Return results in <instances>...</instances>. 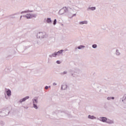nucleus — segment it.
I'll list each match as a JSON object with an SVG mask.
<instances>
[{
	"instance_id": "obj_22",
	"label": "nucleus",
	"mask_w": 126,
	"mask_h": 126,
	"mask_svg": "<svg viewBox=\"0 0 126 126\" xmlns=\"http://www.w3.org/2000/svg\"><path fill=\"white\" fill-rule=\"evenodd\" d=\"M116 56H120L121 55V52H120V50L119 49H117L116 50Z\"/></svg>"
},
{
	"instance_id": "obj_24",
	"label": "nucleus",
	"mask_w": 126,
	"mask_h": 126,
	"mask_svg": "<svg viewBox=\"0 0 126 126\" xmlns=\"http://www.w3.org/2000/svg\"><path fill=\"white\" fill-rule=\"evenodd\" d=\"M111 99L114 100L115 99V97H114V96H112V97L108 96V97H107V100H111Z\"/></svg>"
},
{
	"instance_id": "obj_37",
	"label": "nucleus",
	"mask_w": 126,
	"mask_h": 126,
	"mask_svg": "<svg viewBox=\"0 0 126 126\" xmlns=\"http://www.w3.org/2000/svg\"><path fill=\"white\" fill-rule=\"evenodd\" d=\"M5 98L6 99H7V97H6V94H5Z\"/></svg>"
},
{
	"instance_id": "obj_40",
	"label": "nucleus",
	"mask_w": 126,
	"mask_h": 126,
	"mask_svg": "<svg viewBox=\"0 0 126 126\" xmlns=\"http://www.w3.org/2000/svg\"><path fill=\"white\" fill-rule=\"evenodd\" d=\"M48 88H51V86H48Z\"/></svg>"
},
{
	"instance_id": "obj_26",
	"label": "nucleus",
	"mask_w": 126,
	"mask_h": 126,
	"mask_svg": "<svg viewBox=\"0 0 126 126\" xmlns=\"http://www.w3.org/2000/svg\"><path fill=\"white\" fill-rule=\"evenodd\" d=\"M92 48H93V49H96L97 48V44H93Z\"/></svg>"
},
{
	"instance_id": "obj_18",
	"label": "nucleus",
	"mask_w": 126,
	"mask_h": 126,
	"mask_svg": "<svg viewBox=\"0 0 126 126\" xmlns=\"http://www.w3.org/2000/svg\"><path fill=\"white\" fill-rule=\"evenodd\" d=\"M46 22L48 24H51V23H52V20L51 19V18H47L46 19Z\"/></svg>"
},
{
	"instance_id": "obj_34",
	"label": "nucleus",
	"mask_w": 126,
	"mask_h": 126,
	"mask_svg": "<svg viewBox=\"0 0 126 126\" xmlns=\"http://www.w3.org/2000/svg\"><path fill=\"white\" fill-rule=\"evenodd\" d=\"M53 85L54 86H56V85H57V84L56 83H53Z\"/></svg>"
},
{
	"instance_id": "obj_9",
	"label": "nucleus",
	"mask_w": 126,
	"mask_h": 126,
	"mask_svg": "<svg viewBox=\"0 0 126 126\" xmlns=\"http://www.w3.org/2000/svg\"><path fill=\"white\" fill-rule=\"evenodd\" d=\"M29 98H30L29 96H27L25 97H24L23 98L19 100V102L22 103L23 102H25V101H26V100H28V99H29Z\"/></svg>"
},
{
	"instance_id": "obj_27",
	"label": "nucleus",
	"mask_w": 126,
	"mask_h": 126,
	"mask_svg": "<svg viewBox=\"0 0 126 126\" xmlns=\"http://www.w3.org/2000/svg\"><path fill=\"white\" fill-rule=\"evenodd\" d=\"M57 24V19H55L53 21V25H56Z\"/></svg>"
},
{
	"instance_id": "obj_17",
	"label": "nucleus",
	"mask_w": 126,
	"mask_h": 126,
	"mask_svg": "<svg viewBox=\"0 0 126 126\" xmlns=\"http://www.w3.org/2000/svg\"><path fill=\"white\" fill-rule=\"evenodd\" d=\"M64 51L63 50H61L57 52H56V54H57V56H61L62 54H63V52Z\"/></svg>"
},
{
	"instance_id": "obj_13",
	"label": "nucleus",
	"mask_w": 126,
	"mask_h": 126,
	"mask_svg": "<svg viewBox=\"0 0 126 126\" xmlns=\"http://www.w3.org/2000/svg\"><path fill=\"white\" fill-rule=\"evenodd\" d=\"M96 10V7H89L87 9L88 11H89L90 10L94 11V10Z\"/></svg>"
},
{
	"instance_id": "obj_14",
	"label": "nucleus",
	"mask_w": 126,
	"mask_h": 126,
	"mask_svg": "<svg viewBox=\"0 0 126 126\" xmlns=\"http://www.w3.org/2000/svg\"><path fill=\"white\" fill-rule=\"evenodd\" d=\"M84 48H85V46H84V45H80L78 47H76L75 48V51H76V50H77V49H78V50H81V49H83Z\"/></svg>"
},
{
	"instance_id": "obj_2",
	"label": "nucleus",
	"mask_w": 126,
	"mask_h": 126,
	"mask_svg": "<svg viewBox=\"0 0 126 126\" xmlns=\"http://www.w3.org/2000/svg\"><path fill=\"white\" fill-rule=\"evenodd\" d=\"M48 34L45 32H39L37 34V38L38 39H43L44 38H47Z\"/></svg>"
},
{
	"instance_id": "obj_12",
	"label": "nucleus",
	"mask_w": 126,
	"mask_h": 126,
	"mask_svg": "<svg viewBox=\"0 0 126 126\" xmlns=\"http://www.w3.org/2000/svg\"><path fill=\"white\" fill-rule=\"evenodd\" d=\"M6 93L8 97H10V96H11V91H10V90L7 89L6 91Z\"/></svg>"
},
{
	"instance_id": "obj_3",
	"label": "nucleus",
	"mask_w": 126,
	"mask_h": 126,
	"mask_svg": "<svg viewBox=\"0 0 126 126\" xmlns=\"http://www.w3.org/2000/svg\"><path fill=\"white\" fill-rule=\"evenodd\" d=\"M58 13L61 15H62V14H63L64 13H67V8H66V7H63V8H62L59 10Z\"/></svg>"
},
{
	"instance_id": "obj_31",
	"label": "nucleus",
	"mask_w": 126,
	"mask_h": 126,
	"mask_svg": "<svg viewBox=\"0 0 126 126\" xmlns=\"http://www.w3.org/2000/svg\"><path fill=\"white\" fill-rule=\"evenodd\" d=\"M0 125H1V126H3V125H4V123L1 121H0Z\"/></svg>"
},
{
	"instance_id": "obj_16",
	"label": "nucleus",
	"mask_w": 126,
	"mask_h": 126,
	"mask_svg": "<svg viewBox=\"0 0 126 126\" xmlns=\"http://www.w3.org/2000/svg\"><path fill=\"white\" fill-rule=\"evenodd\" d=\"M24 17H26L27 19H30V18H32V15L31 14H27L26 15L24 16Z\"/></svg>"
},
{
	"instance_id": "obj_33",
	"label": "nucleus",
	"mask_w": 126,
	"mask_h": 126,
	"mask_svg": "<svg viewBox=\"0 0 126 126\" xmlns=\"http://www.w3.org/2000/svg\"><path fill=\"white\" fill-rule=\"evenodd\" d=\"M56 63H58V64H60V63H61V61H57L56 62Z\"/></svg>"
},
{
	"instance_id": "obj_30",
	"label": "nucleus",
	"mask_w": 126,
	"mask_h": 126,
	"mask_svg": "<svg viewBox=\"0 0 126 126\" xmlns=\"http://www.w3.org/2000/svg\"><path fill=\"white\" fill-rule=\"evenodd\" d=\"M19 14H20V12H18L17 13H15L13 14V15H14V16H15V15H18Z\"/></svg>"
},
{
	"instance_id": "obj_23",
	"label": "nucleus",
	"mask_w": 126,
	"mask_h": 126,
	"mask_svg": "<svg viewBox=\"0 0 126 126\" xmlns=\"http://www.w3.org/2000/svg\"><path fill=\"white\" fill-rule=\"evenodd\" d=\"M59 114H60L61 116H64V115H65V111H59Z\"/></svg>"
},
{
	"instance_id": "obj_20",
	"label": "nucleus",
	"mask_w": 126,
	"mask_h": 126,
	"mask_svg": "<svg viewBox=\"0 0 126 126\" xmlns=\"http://www.w3.org/2000/svg\"><path fill=\"white\" fill-rule=\"evenodd\" d=\"M28 12H33V10H27V11H22L21 12V14H23V13H27Z\"/></svg>"
},
{
	"instance_id": "obj_10",
	"label": "nucleus",
	"mask_w": 126,
	"mask_h": 126,
	"mask_svg": "<svg viewBox=\"0 0 126 126\" xmlns=\"http://www.w3.org/2000/svg\"><path fill=\"white\" fill-rule=\"evenodd\" d=\"M67 89V84H63L61 86V90H66Z\"/></svg>"
},
{
	"instance_id": "obj_11",
	"label": "nucleus",
	"mask_w": 126,
	"mask_h": 126,
	"mask_svg": "<svg viewBox=\"0 0 126 126\" xmlns=\"http://www.w3.org/2000/svg\"><path fill=\"white\" fill-rule=\"evenodd\" d=\"M122 102L123 104L126 105V94H125L122 97Z\"/></svg>"
},
{
	"instance_id": "obj_7",
	"label": "nucleus",
	"mask_w": 126,
	"mask_h": 126,
	"mask_svg": "<svg viewBox=\"0 0 126 126\" xmlns=\"http://www.w3.org/2000/svg\"><path fill=\"white\" fill-rule=\"evenodd\" d=\"M107 118L104 117H100L99 118H97L98 121L102 122V123H106Z\"/></svg>"
},
{
	"instance_id": "obj_39",
	"label": "nucleus",
	"mask_w": 126,
	"mask_h": 126,
	"mask_svg": "<svg viewBox=\"0 0 126 126\" xmlns=\"http://www.w3.org/2000/svg\"><path fill=\"white\" fill-rule=\"evenodd\" d=\"M21 18H22V16H21L20 19H21Z\"/></svg>"
},
{
	"instance_id": "obj_5",
	"label": "nucleus",
	"mask_w": 126,
	"mask_h": 126,
	"mask_svg": "<svg viewBox=\"0 0 126 126\" xmlns=\"http://www.w3.org/2000/svg\"><path fill=\"white\" fill-rule=\"evenodd\" d=\"M81 72V71L79 69H76L75 70V71L73 73H71V75L73 76V77H76Z\"/></svg>"
},
{
	"instance_id": "obj_36",
	"label": "nucleus",
	"mask_w": 126,
	"mask_h": 126,
	"mask_svg": "<svg viewBox=\"0 0 126 126\" xmlns=\"http://www.w3.org/2000/svg\"><path fill=\"white\" fill-rule=\"evenodd\" d=\"M73 16H76V14H73L72 17H73Z\"/></svg>"
},
{
	"instance_id": "obj_35",
	"label": "nucleus",
	"mask_w": 126,
	"mask_h": 126,
	"mask_svg": "<svg viewBox=\"0 0 126 126\" xmlns=\"http://www.w3.org/2000/svg\"><path fill=\"white\" fill-rule=\"evenodd\" d=\"M45 89H46V90L49 89V86H45Z\"/></svg>"
},
{
	"instance_id": "obj_19",
	"label": "nucleus",
	"mask_w": 126,
	"mask_h": 126,
	"mask_svg": "<svg viewBox=\"0 0 126 126\" xmlns=\"http://www.w3.org/2000/svg\"><path fill=\"white\" fill-rule=\"evenodd\" d=\"M58 56L57 54V52H55L53 54H52L51 55H49V58H52V57L53 58H56Z\"/></svg>"
},
{
	"instance_id": "obj_32",
	"label": "nucleus",
	"mask_w": 126,
	"mask_h": 126,
	"mask_svg": "<svg viewBox=\"0 0 126 126\" xmlns=\"http://www.w3.org/2000/svg\"><path fill=\"white\" fill-rule=\"evenodd\" d=\"M67 73V71H64L63 73H61V74H66Z\"/></svg>"
},
{
	"instance_id": "obj_21",
	"label": "nucleus",
	"mask_w": 126,
	"mask_h": 126,
	"mask_svg": "<svg viewBox=\"0 0 126 126\" xmlns=\"http://www.w3.org/2000/svg\"><path fill=\"white\" fill-rule=\"evenodd\" d=\"M88 119H90L91 120H94V119H96V117H95L94 116H91L89 115L88 116Z\"/></svg>"
},
{
	"instance_id": "obj_4",
	"label": "nucleus",
	"mask_w": 126,
	"mask_h": 126,
	"mask_svg": "<svg viewBox=\"0 0 126 126\" xmlns=\"http://www.w3.org/2000/svg\"><path fill=\"white\" fill-rule=\"evenodd\" d=\"M32 101L33 108L36 110H37L38 106H37L36 104H38V100H37V98H33L32 99Z\"/></svg>"
},
{
	"instance_id": "obj_28",
	"label": "nucleus",
	"mask_w": 126,
	"mask_h": 126,
	"mask_svg": "<svg viewBox=\"0 0 126 126\" xmlns=\"http://www.w3.org/2000/svg\"><path fill=\"white\" fill-rule=\"evenodd\" d=\"M31 15H32V17L36 18L37 16V15L34 14H31Z\"/></svg>"
},
{
	"instance_id": "obj_1",
	"label": "nucleus",
	"mask_w": 126,
	"mask_h": 126,
	"mask_svg": "<svg viewBox=\"0 0 126 126\" xmlns=\"http://www.w3.org/2000/svg\"><path fill=\"white\" fill-rule=\"evenodd\" d=\"M9 108L7 107L0 110V117H5L9 114Z\"/></svg>"
},
{
	"instance_id": "obj_6",
	"label": "nucleus",
	"mask_w": 126,
	"mask_h": 126,
	"mask_svg": "<svg viewBox=\"0 0 126 126\" xmlns=\"http://www.w3.org/2000/svg\"><path fill=\"white\" fill-rule=\"evenodd\" d=\"M74 13V10H73L72 8L70 7L67 8V14H68V15L73 14Z\"/></svg>"
},
{
	"instance_id": "obj_38",
	"label": "nucleus",
	"mask_w": 126,
	"mask_h": 126,
	"mask_svg": "<svg viewBox=\"0 0 126 126\" xmlns=\"http://www.w3.org/2000/svg\"><path fill=\"white\" fill-rule=\"evenodd\" d=\"M24 108L25 109H28V107H26L25 106H24Z\"/></svg>"
},
{
	"instance_id": "obj_25",
	"label": "nucleus",
	"mask_w": 126,
	"mask_h": 126,
	"mask_svg": "<svg viewBox=\"0 0 126 126\" xmlns=\"http://www.w3.org/2000/svg\"><path fill=\"white\" fill-rule=\"evenodd\" d=\"M77 8H78V7L76 6H74L72 9L74 10H76L77 9Z\"/></svg>"
},
{
	"instance_id": "obj_29",
	"label": "nucleus",
	"mask_w": 126,
	"mask_h": 126,
	"mask_svg": "<svg viewBox=\"0 0 126 126\" xmlns=\"http://www.w3.org/2000/svg\"><path fill=\"white\" fill-rule=\"evenodd\" d=\"M10 18H15V17L14 15H13V14L12 15H11L9 16Z\"/></svg>"
},
{
	"instance_id": "obj_8",
	"label": "nucleus",
	"mask_w": 126,
	"mask_h": 126,
	"mask_svg": "<svg viewBox=\"0 0 126 126\" xmlns=\"http://www.w3.org/2000/svg\"><path fill=\"white\" fill-rule=\"evenodd\" d=\"M106 123L108 124L109 125H113L115 124V122L114 121V120H111L107 118Z\"/></svg>"
},
{
	"instance_id": "obj_15",
	"label": "nucleus",
	"mask_w": 126,
	"mask_h": 126,
	"mask_svg": "<svg viewBox=\"0 0 126 126\" xmlns=\"http://www.w3.org/2000/svg\"><path fill=\"white\" fill-rule=\"evenodd\" d=\"M79 24H80V25H83L84 24H88V22L87 21H81L79 23Z\"/></svg>"
}]
</instances>
